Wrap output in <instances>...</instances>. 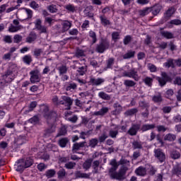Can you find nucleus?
<instances>
[{
	"label": "nucleus",
	"mask_w": 181,
	"mask_h": 181,
	"mask_svg": "<svg viewBox=\"0 0 181 181\" xmlns=\"http://www.w3.org/2000/svg\"><path fill=\"white\" fill-rule=\"evenodd\" d=\"M77 88V84L76 83H70L65 86V89L66 91H74Z\"/></svg>",
	"instance_id": "nucleus-33"
},
{
	"label": "nucleus",
	"mask_w": 181,
	"mask_h": 181,
	"mask_svg": "<svg viewBox=\"0 0 181 181\" xmlns=\"http://www.w3.org/2000/svg\"><path fill=\"white\" fill-rule=\"evenodd\" d=\"M124 86H126V87H134L136 84V83H135V81H134L126 80L124 81Z\"/></svg>",
	"instance_id": "nucleus-54"
},
{
	"label": "nucleus",
	"mask_w": 181,
	"mask_h": 181,
	"mask_svg": "<svg viewBox=\"0 0 181 181\" xmlns=\"http://www.w3.org/2000/svg\"><path fill=\"white\" fill-rule=\"evenodd\" d=\"M64 168L68 170L74 169V168H76V163L72 161H68L67 163H65Z\"/></svg>",
	"instance_id": "nucleus-48"
},
{
	"label": "nucleus",
	"mask_w": 181,
	"mask_h": 181,
	"mask_svg": "<svg viewBox=\"0 0 181 181\" xmlns=\"http://www.w3.org/2000/svg\"><path fill=\"white\" fill-rule=\"evenodd\" d=\"M138 112V108L134 107L129 110H126L124 112V115L127 117H132V115H135Z\"/></svg>",
	"instance_id": "nucleus-29"
},
{
	"label": "nucleus",
	"mask_w": 181,
	"mask_h": 181,
	"mask_svg": "<svg viewBox=\"0 0 181 181\" xmlns=\"http://www.w3.org/2000/svg\"><path fill=\"white\" fill-rule=\"evenodd\" d=\"M154 157L158 159L160 163H163L166 160V154L163 152V150L161 148H156L153 151Z\"/></svg>",
	"instance_id": "nucleus-4"
},
{
	"label": "nucleus",
	"mask_w": 181,
	"mask_h": 181,
	"mask_svg": "<svg viewBox=\"0 0 181 181\" xmlns=\"http://www.w3.org/2000/svg\"><path fill=\"white\" fill-rule=\"evenodd\" d=\"M141 129V125L139 124H133L129 129L127 131V134L131 136H135L138 134V131Z\"/></svg>",
	"instance_id": "nucleus-8"
},
{
	"label": "nucleus",
	"mask_w": 181,
	"mask_h": 181,
	"mask_svg": "<svg viewBox=\"0 0 181 181\" xmlns=\"http://www.w3.org/2000/svg\"><path fill=\"white\" fill-rule=\"evenodd\" d=\"M74 56L77 59H80V57H84L86 56V54H84V50L81 49H77Z\"/></svg>",
	"instance_id": "nucleus-44"
},
{
	"label": "nucleus",
	"mask_w": 181,
	"mask_h": 181,
	"mask_svg": "<svg viewBox=\"0 0 181 181\" xmlns=\"http://www.w3.org/2000/svg\"><path fill=\"white\" fill-rule=\"evenodd\" d=\"M72 23L71 22L69 21H64L62 23V30H61V33H66V32H67L68 30H70V28H71Z\"/></svg>",
	"instance_id": "nucleus-12"
},
{
	"label": "nucleus",
	"mask_w": 181,
	"mask_h": 181,
	"mask_svg": "<svg viewBox=\"0 0 181 181\" xmlns=\"http://www.w3.org/2000/svg\"><path fill=\"white\" fill-rule=\"evenodd\" d=\"M67 144H69V139L66 137L62 138L58 141V145L60 148H66Z\"/></svg>",
	"instance_id": "nucleus-27"
},
{
	"label": "nucleus",
	"mask_w": 181,
	"mask_h": 181,
	"mask_svg": "<svg viewBox=\"0 0 181 181\" xmlns=\"http://www.w3.org/2000/svg\"><path fill=\"white\" fill-rule=\"evenodd\" d=\"M112 39L114 40V42H117L118 40H119V33L115 31L112 33Z\"/></svg>",
	"instance_id": "nucleus-57"
},
{
	"label": "nucleus",
	"mask_w": 181,
	"mask_h": 181,
	"mask_svg": "<svg viewBox=\"0 0 181 181\" xmlns=\"http://www.w3.org/2000/svg\"><path fill=\"white\" fill-rule=\"evenodd\" d=\"M162 11V6L160 4H156L153 7H150V12L153 16H156Z\"/></svg>",
	"instance_id": "nucleus-14"
},
{
	"label": "nucleus",
	"mask_w": 181,
	"mask_h": 181,
	"mask_svg": "<svg viewBox=\"0 0 181 181\" xmlns=\"http://www.w3.org/2000/svg\"><path fill=\"white\" fill-rule=\"evenodd\" d=\"M67 134V128L65 126H62L59 128V132L57 136H64Z\"/></svg>",
	"instance_id": "nucleus-39"
},
{
	"label": "nucleus",
	"mask_w": 181,
	"mask_h": 181,
	"mask_svg": "<svg viewBox=\"0 0 181 181\" xmlns=\"http://www.w3.org/2000/svg\"><path fill=\"white\" fill-rule=\"evenodd\" d=\"M69 33L71 36H77L78 35V30L77 28H73L69 30Z\"/></svg>",
	"instance_id": "nucleus-62"
},
{
	"label": "nucleus",
	"mask_w": 181,
	"mask_h": 181,
	"mask_svg": "<svg viewBox=\"0 0 181 181\" xmlns=\"http://www.w3.org/2000/svg\"><path fill=\"white\" fill-rule=\"evenodd\" d=\"M132 144L133 149H142L144 148L142 141H134Z\"/></svg>",
	"instance_id": "nucleus-37"
},
{
	"label": "nucleus",
	"mask_w": 181,
	"mask_h": 181,
	"mask_svg": "<svg viewBox=\"0 0 181 181\" xmlns=\"http://www.w3.org/2000/svg\"><path fill=\"white\" fill-rule=\"evenodd\" d=\"M107 112H108V107H102L99 111L95 112L94 115L96 117H104Z\"/></svg>",
	"instance_id": "nucleus-24"
},
{
	"label": "nucleus",
	"mask_w": 181,
	"mask_h": 181,
	"mask_svg": "<svg viewBox=\"0 0 181 181\" xmlns=\"http://www.w3.org/2000/svg\"><path fill=\"white\" fill-rule=\"evenodd\" d=\"M25 138V136H19L17 139H16V144H17V145H23Z\"/></svg>",
	"instance_id": "nucleus-49"
},
{
	"label": "nucleus",
	"mask_w": 181,
	"mask_h": 181,
	"mask_svg": "<svg viewBox=\"0 0 181 181\" xmlns=\"http://www.w3.org/2000/svg\"><path fill=\"white\" fill-rule=\"evenodd\" d=\"M28 122L33 124V125H39L40 124V117H39V115H35L30 118L28 120Z\"/></svg>",
	"instance_id": "nucleus-18"
},
{
	"label": "nucleus",
	"mask_w": 181,
	"mask_h": 181,
	"mask_svg": "<svg viewBox=\"0 0 181 181\" xmlns=\"http://www.w3.org/2000/svg\"><path fill=\"white\" fill-rule=\"evenodd\" d=\"M114 65V58H109L107 61V66L106 69H112V66Z\"/></svg>",
	"instance_id": "nucleus-58"
},
{
	"label": "nucleus",
	"mask_w": 181,
	"mask_h": 181,
	"mask_svg": "<svg viewBox=\"0 0 181 181\" xmlns=\"http://www.w3.org/2000/svg\"><path fill=\"white\" fill-rule=\"evenodd\" d=\"M23 163L26 169L27 168H30V166L33 165V159H32L31 158H27L25 160H23Z\"/></svg>",
	"instance_id": "nucleus-41"
},
{
	"label": "nucleus",
	"mask_w": 181,
	"mask_h": 181,
	"mask_svg": "<svg viewBox=\"0 0 181 181\" xmlns=\"http://www.w3.org/2000/svg\"><path fill=\"white\" fill-rule=\"evenodd\" d=\"M99 19L103 26H110V25H111V21L109 19H107L105 15H100Z\"/></svg>",
	"instance_id": "nucleus-17"
},
{
	"label": "nucleus",
	"mask_w": 181,
	"mask_h": 181,
	"mask_svg": "<svg viewBox=\"0 0 181 181\" xmlns=\"http://www.w3.org/2000/svg\"><path fill=\"white\" fill-rule=\"evenodd\" d=\"M30 81L32 84H35L36 83H39L40 81V78L39 77V74L36 71H31L30 72Z\"/></svg>",
	"instance_id": "nucleus-10"
},
{
	"label": "nucleus",
	"mask_w": 181,
	"mask_h": 181,
	"mask_svg": "<svg viewBox=\"0 0 181 181\" xmlns=\"http://www.w3.org/2000/svg\"><path fill=\"white\" fill-rule=\"evenodd\" d=\"M76 177L78 178H85V179H88L90 177V175L87 173H81V171H77L75 173Z\"/></svg>",
	"instance_id": "nucleus-40"
},
{
	"label": "nucleus",
	"mask_w": 181,
	"mask_h": 181,
	"mask_svg": "<svg viewBox=\"0 0 181 181\" xmlns=\"http://www.w3.org/2000/svg\"><path fill=\"white\" fill-rule=\"evenodd\" d=\"M78 71L80 76H84L86 74V71H87V68H86V66H81L78 68Z\"/></svg>",
	"instance_id": "nucleus-61"
},
{
	"label": "nucleus",
	"mask_w": 181,
	"mask_h": 181,
	"mask_svg": "<svg viewBox=\"0 0 181 181\" xmlns=\"http://www.w3.org/2000/svg\"><path fill=\"white\" fill-rule=\"evenodd\" d=\"M98 98L107 101L111 100V96H110V95L107 94L105 92L103 91L98 93Z\"/></svg>",
	"instance_id": "nucleus-32"
},
{
	"label": "nucleus",
	"mask_w": 181,
	"mask_h": 181,
	"mask_svg": "<svg viewBox=\"0 0 181 181\" xmlns=\"http://www.w3.org/2000/svg\"><path fill=\"white\" fill-rule=\"evenodd\" d=\"M86 144V141L74 144L72 146V152L74 153H78L79 155H84V152H77V151H80L82 148H85Z\"/></svg>",
	"instance_id": "nucleus-5"
},
{
	"label": "nucleus",
	"mask_w": 181,
	"mask_h": 181,
	"mask_svg": "<svg viewBox=\"0 0 181 181\" xmlns=\"http://www.w3.org/2000/svg\"><path fill=\"white\" fill-rule=\"evenodd\" d=\"M164 139L165 141H169L170 142H173V141L176 139V136L175 134H172L169 133L164 136Z\"/></svg>",
	"instance_id": "nucleus-45"
},
{
	"label": "nucleus",
	"mask_w": 181,
	"mask_h": 181,
	"mask_svg": "<svg viewBox=\"0 0 181 181\" xmlns=\"http://www.w3.org/2000/svg\"><path fill=\"white\" fill-rule=\"evenodd\" d=\"M115 129L116 130L111 129L109 131V136L110 138H113V139L117 138V136L118 135V126H117L115 128Z\"/></svg>",
	"instance_id": "nucleus-43"
},
{
	"label": "nucleus",
	"mask_w": 181,
	"mask_h": 181,
	"mask_svg": "<svg viewBox=\"0 0 181 181\" xmlns=\"http://www.w3.org/2000/svg\"><path fill=\"white\" fill-rule=\"evenodd\" d=\"M143 83H145L148 87H152V84L153 83V78L146 76L143 79Z\"/></svg>",
	"instance_id": "nucleus-35"
},
{
	"label": "nucleus",
	"mask_w": 181,
	"mask_h": 181,
	"mask_svg": "<svg viewBox=\"0 0 181 181\" xmlns=\"http://www.w3.org/2000/svg\"><path fill=\"white\" fill-rule=\"evenodd\" d=\"M89 37L92 39V45L97 43V34L93 30L89 31Z\"/></svg>",
	"instance_id": "nucleus-34"
},
{
	"label": "nucleus",
	"mask_w": 181,
	"mask_h": 181,
	"mask_svg": "<svg viewBox=\"0 0 181 181\" xmlns=\"http://www.w3.org/2000/svg\"><path fill=\"white\" fill-rule=\"evenodd\" d=\"M89 83L90 86L98 87V86H101L102 84H104V83H105V79L103 78H95V77H90Z\"/></svg>",
	"instance_id": "nucleus-9"
},
{
	"label": "nucleus",
	"mask_w": 181,
	"mask_h": 181,
	"mask_svg": "<svg viewBox=\"0 0 181 181\" xmlns=\"http://www.w3.org/2000/svg\"><path fill=\"white\" fill-rule=\"evenodd\" d=\"M110 47V41L107 38H101L96 45L95 50L98 53L103 54Z\"/></svg>",
	"instance_id": "nucleus-2"
},
{
	"label": "nucleus",
	"mask_w": 181,
	"mask_h": 181,
	"mask_svg": "<svg viewBox=\"0 0 181 181\" xmlns=\"http://www.w3.org/2000/svg\"><path fill=\"white\" fill-rule=\"evenodd\" d=\"M152 101H153V103H162V101H163V99L162 98V95L160 93H158V95L153 96Z\"/></svg>",
	"instance_id": "nucleus-47"
},
{
	"label": "nucleus",
	"mask_w": 181,
	"mask_h": 181,
	"mask_svg": "<svg viewBox=\"0 0 181 181\" xmlns=\"http://www.w3.org/2000/svg\"><path fill=\"white\" fill-rule=\"evenodd\" d=\"M56 131V124L54 123H48V127L45 130V134H53Z\"/></svg>",
	"instance_id": "nucleus-22"
},
{
	"label": "nucleus",
	"mask_w": 181,
	"mask_h": 181,
	"mask_svg": "<svg viewBox=\"0 0 181 181\" xmlns=\"http://www.w3.org/2000/svg\"><path fill=\"white\" fill-rule=\"evenodd\" d=\"M55 175H56V170H54V169H49L45 172V176L46 177H47V179L54 177Z\"/></svg>",
	"instance_id": "nucleus-36"
},
{
	"label": "nucleus",
	"mask_w": 181,
	"mask_h": 181,
	"mask_svg": "<svg viewBox=\"0 0 181 181\" xmlns=\"http://www.w3.org/2000/svg\"><path fill=\"white\" fill-rule=\"evenodd\" d=\"M26 169L25 164L23 163V159H20L17 162V172H23Z\"/></svg>",
	"instance_id": "nucleus-23"
},
{
	"label": "nucleus",
	"mask_w": 181,
	"mask_h": 181,
	"mask_svg": "<svg viewBox=\"0 0 181 181\" xmlns=\"http://www.w3.org/2000/svg\"><path fill=\"white\" fill-rule=\"evenodd\" d=\"M171 158L172 159H179L180 158V153L177 151H173L171 153Z\"/></svg>",
	"instance_id": "nucleus-56"
},
{
	"label": "nucleus",
	"mask_w": 181,
	"mask_h": 181,
	"mask_svg": "<svg viewBox=\"0 0 181 181\" xmlns=\"http://www.w3.org/2000/svg\"><path fill=\"white\" fill-rule=\"evenodd\" d=\"M21 28H22V25H11V27H9L8 30L9 32H11V33H15V32H18V30H21Z\"/></svg>",
	"instance_id": "nucleus-51"
},
{
	"label": "nucleus",
	"mask_w": 181,
	"mask_h": 181,
	"mask_svg": "<svg viewBox=\"0 0 181 181\" xmlns=\"http://www.w3.org/2000/svg\"><path fill=\"white\" fill-rule=\"evenodd\" d=\"M173 84H175V86H181V78L180 76H177L174 81H173Z\"/></svg>",
	"instance_id": "nucleus-64"
},
{
	"label": "nucleus",
	"mask_w": 181,
	"mask_h": 181,
	"mask_svg": "<svg viewBox=\"0 0 181 181\" xmlns=\"http://www.w3.org/2000/svg\"><path fill=\"white\" fill-rule=\"evenodd\" d=\"M156 125L155 124H143L141 127V131H142V132H146V131H151V129H155Z\"/></svg>",
	"instance_id": "nucleus-21"
},
{
	"label": "nucleus",
	"mask_w": 181,
	"mask_h": 181,
	"mask_svg": "<svg viewBox=\"0 0 181 181\" xmlns=\"http://www.w3.org/2000/svg\"><path fill=\"white\" fill-rule=\"evenodd\" d=\"M132 57H135V51L129 50L123 55V59L124 60L132 59Z\"/></svg>",
	"instance_id": "nucleus-31"
},
{
	"label": "nucleus",
	"mask_w": 181,
	"mask_h": 181,
	"mask_svg": "<svg viewBox=\"0 0 181 181\" xmlns=\"http://www.w3.org/2000/svg\"><path fill=\"white\" fill-rule=\"evenodd\" d=\"M175 12H176V8H175V6H170L164 13V18L165 19H169V18H172V16L175 15Z\"/></svg>",
	"instance_id": "nucleus-15"
},
{
	"label": "nucleus",
	"mask_w": 181,
	"mask_h": 181,
	"mask_svg": "<svg viewBox=\"0 0 181 181\" xmlns=\"http://www.w3.org/2000/svg\"><path fill=\"white\" fill-rule=\"evenodd\" d=\"M156 80L158 81L160 87H165V84L173 81V78L168 75L166 72H163L161 74V77H157Z\"/></svg>",
	"instance_id": "nucleus-3"
},
{
	"label": "nucleus",
	"mask_w": 181,
	"mask_h": 181,
	"mask_svg": "<svg viewBox=\"0 0 181 181\" xmlns=\"http://www.w3.org/2000/svg\"><path fill=\"white\" fill-rule=\"evenodd\" d=\"M164 67L166 69H175L176 66L175 65V59L170 58L167 59V62L163 64Z\"/></svg>",
	"instance_id": "nucleus-19"
},
{
	"label": "nucleus",
	"mask_w": 181,
	"mask_h": 181,
	"mask_svg": "<svg viewBox=\"0 0 181 181\" xmlns=\"http://www.w3.org/2000/svg\"><path fill=\"white\" fill-rule=\"evenodd\" d=\"M132 40V37L129 35H126L123 40V43L125 46H127V45H129V43H131Z\"/></svg>",
	"instance_id": "nucleus-52"
},
{
	"label": "nucleus",
	"mask_w": 181,
	"mask_h": 181,
	"mask_svg": "<svg viewBox=\"0 0 181 181\" xmlns=\"http://www.w3.org/2000/svg\"><path fill=\"white\" fill-rule=\"evenodd\" d=\"M139 107L140 108H141V110H149V107H151V105H149V103L145 101V100H140L139 102Z\"/></svg>",
	"instance_id": "nucleus-28"
},
{
	"label": "nucleus",
	"mask_w": 181,
	"mask_h": 181,
	"mask_svg": "<svg viewBox=\"0 0 181 181\" xmlns=\"http://www.w3.org/2000/svg\"><path fill=\"white\" fill-rule=\"evenodd\" d=\"M134 173L136 175V176H141V177H145V175H146V168L141 165L136 168Z\"/></svg>",
	"instance_id": "nucleus-11"
},
{
	"label": "nucleus",
	"mask_w": 181,
	"mask_h": 181,
	"mask_svg": "<svg viewBox=\"0 0 181 181\" xmlns=\"http://www.w3.org/2000/svg\"><path fill=\"white\" fill-rule=\"evenodd\" d=\"M124 77H129V78H134L135 81H139V76H138V71L134 69H131L129 71L123 72Z\"/></svg>",
	"instance_id": "nucleus-6"
},
{
	"label": "nucleus",
	"mask_w": 181,
	"mask_h": 181,
	"mask_svg": "<svg viewBox=\"0 0 181 181\" xmlns=\"http://www.w3.org/2000/svg\"><path fill=\"white\" fill-rule=\"evenodd\" d=\"M65 9L66 11H69V12L74 13L76 12V7H74V5L73 4H68L66 6Z\"/></svg>",
	"instance_id": "nucleus-59"
},
{
	"label": "nucleus",
	"mask_w": 181,
	"mask_h": 181,
	"mask_svg": "<svg viewBox=\"0 0 181 181\" xmlns=\"http://www.w3.org/2000/svg\"><path fill=\"white\" fill-rule=\"evenodd\" d=\"M169 28H173V25L175 26H180L181 25V20L180 19H173L168 22Z\"/></svg>",
	"instance_id": "nucleus-26"
},
{
	"label": "nucleus",
	"mask_w": 181,
	"mask_h": 181,
	"mask_svg": "<svg viewBox=\"0 0 181 181\" xmlns=\"http://www.w3.org/2000/svg\"><path fill=\"white\" fill-rule=\"evenodd\" d=\"M62 100L66 104V110H71V105H73V100L71 98L66 95L62 96Z\"/></svg>",
	"instance_id": "nucleus-13"
},
{
	"label": "nucleus",
	"mask_w": 181,
	"mask_h": 181,
	"mask_svg": "<svg viewBox=\"0 0 181 181\" xmlns=\"http://www.w3.org/2000/svg\"><path fill=\"white\" fill-rule=\"evenodd\" d=\"M66 174L67 173H66V170L64 168H62V169L59 170L57 172L58 179H63V177H66Z\"/></svg>",
	"instance_id": "nucleus-50"
},
{
	"label": "nucleus",
	"mask_w": 181,
	"mask_h": 181,
	"mask_svg": "<svg viewBox=\"0 0 181 181\" xmlns=\"http://www.w3.org/2000/svg\"><path fill=\"white\" fill-rule=\"evenodd\" d=\"M47 9H48L49 12H50V13H57V11H58L57 8L56 7V5H54V4L49 5L47 7Z\"/></svg>",
	"instance_id": "nucleus-53"
},
{
	"label": "nucleus",
	"mask_w": 181,
	"mask_h": 181,
	"mask_svg": "<svg viewBox=\"0 0 181 181\" xmlns=\"http://www.w3.org/2000/svg\"><path fill=\"white\" fill-rule=\"evenodd\" d=\"M173 175H181V168L178 166L175 167L173 170Z\"/></svg>",
	"instance_id": "nucleus-63"
},
{
	"label": "nucleus",
	"mask_w": 181,
	"mask_h": 181,
	"mask_svg": "<svg viewBox=\"0 0 181 181\" xmlns=\"http://www.w3.org/2000/svg\"><path fill=\"white\" fill-rule=\"evenodd\" d=\"M23 61L25 64H30V63H32V57H30V55H25L23 57Z\"/></svg>",
	"instance_id": "nucleus-55"
},
{
	"label": "nucleus",
	"mask_w": 181,
	"mask_h": 181,
	"mask_svg": "<svg viewBox=\"0 0 181 181\" xmlns=\"http://www.w3.org/2000/svg\"><path fill=\"white\" fill-rule=\"evenodd\" d=\"M149 13H151V8L149 7L139 11L140 16H146V15H149Z\"/></svg>",
	"instance_id": "nucleus-46"
},
{
	"label": "nucleus",
	"mask_w": 181,
	"mask_h": 181,
	"mask_svg": "<svg viewBox=\"0 0 181 181\" xmlns=\"http://www.w3.org/2000/svg\"><path fill=\"white\" fill-rule=\"evenodd\" d=\"M110 165L112 166L108 171L110 179L115 180H124L125 179L127 171L128 170V167L122 165L119 172H117L119 164H118L117 159L115 158L110 160Z\"/></svg>",
	"instance_id": "nucleus-1"
},
{
	"label": "nucleus",
	"mask_w": 181,
	"mask_h": 181,
	"mask_svg": "<svg viewBox=\"0 0 181 181\" xmlns=\"http://www.w3.org/2000/svg\"><path fill=\"white\" fill-rule=\"evenodd\" d=\"M57 114L54 111L48 112V113H44L43 117L45 119H53V118H56Z\"/></svg>",
	"instance_id": "nucleus-25"
},
{
	"label": "nucleus",
	"mask_w": 181,
	"mask_h": 181,
	"mask_svg": "<svg viewBox=\"0 0 181 181\" xmlns=\"http://www.w3.org/2000/svg\"><path fill=\"white\" fill-rule=\"evenodd\" d=\"M98 145V139L94 138L89 140V146L94 149Z\"/></svg>",
	"instance_id": "nucleus-42"
},
{
	"label": "nucleus",
	"mask_w": 181,
	"mask_h": 181,
	"mask_svg": "<svg viewBox=\"0 0 181 181\" xmlns=\"http://www.w3.org/2000/svg\"><path fill=\"white\" fill-rule=\"evenodd\" d=\"M35 29L40 30V33H47V28L45 25H42V20L37 18L34 22Z\"/></svg>",
	"instance_id": "nucleus-7"
},
{
	"label": "nucleus",
	"mask_w": 181,
	"mask_h": 181,
	"mask_svg": "<svg viewBox=\"0 0 181 181\" xmlns=\"http://www.w3.org/2000/svg\"><path fill=\"white\" fill-rule=\"evenodd\" d=\"M57 70L58 71L59 76H62L63 74H67V70H69V69L67 68V66L62 64L59 66H57Z\"/></svg>",
	"instance_id": "nucleus-20"
},
{
	"label": "nucleus",
	"mask_w": 181,
	"mask_h": 181,
	"mask_svg": "<svg viewBox=\"0 0 181 181\" xmlns=\"http://www.w3.org/2000/svg\"><path fill=\"white\" fill-rule=\"evenodd\" d=\"M36 39H37V35L35 33V31H31L28 36L25 38V42L26 43H33Z\"/></svg>",
	"instance_id": "nucleus-16"
},
{
	"label": "nucleus",
	"mask_w": 181,
	"mask_h": 181,
	"mask_svg": "<svg viewBox=\"0 0 181 181\" xmlns=\"http://www.w3.org/2000/svg\"><path fill=\"white\" fill-rule=\"evenodd\" d=\"M22 42V36L20 35H16L13 37V42L14 43H21Z\"/></svg>",
	"instance_id": "nucleus-60"
},
{
	"label": "nucleus",
	"mask_w": 181,
	"mask_h": 181,
	"mask_svg": "<svg viewBox=\"0 0 181 181\" xmlns=\"http://www.w3.org/2000/svg\"><path fill=\"white\" fill-rule=\"evenodd\" d=\"M160 35L165 39H173V33L169 31H161Z\"/></svg>",
	"instance_id": "nucleus-38"
},
{
	"label": "nucleus",
	"mask_w": 181,
	"mask_h": 181,
	"mask_svg": "<svg viewBox=\"0 0 181 181\" xmlns=\"http://www.w3.org/2000/svg\"><path fill=\"white\" fill-rule=\"evenodd\" d=\"M91 163H93V158L86 160L83 164V168L85 169V170H88V169L91 168Z\"/></svg>",
	"instance_id": "nucleus-30"
}]
</instances>
